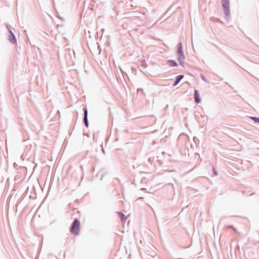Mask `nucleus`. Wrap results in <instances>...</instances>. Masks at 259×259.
<instances>
[{
  "mask_svg": "<svg viewBox=\"0 0 259 259\" xmlns=\"http://www.w3.org/2000/svg\"><path fill=\"white\" fill-rule=\"evenodd\" d=\"M178 49L177 51V59L180 62V64L182 66H184L185 56L183 51V46L181 42L178 44Z\"/></svg>",
  "mask_w": 259,
  "mask_h": 259,
  "instance_id": "f257e3e1",
  "label": "nucleus"
},
{
  "mask_svg": "<svg viewBox=\"0 0 259 259\" xmlns=\"http://www.w3.org/2000/svg\"><path fill=\"white\" fill-rule=\"evenodd\" d=\"M222 2L226 19H229L230 17L229 0H222Z\"/></svg>",
  "mask_w": 259,
  "mask_h": 259,
  "instance_id": "f03ea898",
  "label": "nucleus"
},
{
  "mask_svg": "<svg viewBox=\"0 0 259 259\" xmlns=\"http://www.w3.org/2000/svg\"><path fill=\"white\" fill-rule=\"evenodd\" d=\"M79 221L77 219L75 220L71 226L70 231L71 233L74 235L78 234L79 231Z\"/></svg>",
  "mask_w": 259,
  "mask_h": 259,
  "instance_id": "7ed1b4c3",
  "label": "nucleus"
},
{
  "mask_svg": "<svg viewBox=\"0 0 259 259\" xmlns=\"http://www.w3.org/2000/svg\"><path fill=\"white\" fill-rule=\"evenodd\" d=\"M6 26L10 34L9 36V41L12 44H15L17 41L16 38L10 29L11 26L8 24H6Z\"/></svg>",
  "mask_w": 259,
  "mask_h": 259,
  "instance_id": "20e7f679",
  "label": "nucleus"
},
{
  "mask_svg": "<svg viewBox=\"0 0 259 259\" xmlns=\"http://www.w3.org/2000/svg\"><path fill=\"white\" fill-rule=\"evenodd\" d=\"M83 112H84V117H83V121L84 123V125L87 127L89 126V122L88 120V110L86 107H84L83 108Z\"/></svg>",
  "mask_w": 259,
  "mask_h": 259,
  "instance_id": "39448f33",
  "label": "nucleus"
},
{
  "mask_svg": "<svg viewBox=\"0 0 259 259\" xmlns=\"http://www.w3.org/2000/svg\"><path fill=\"white\" fill-rule=\"evenodd\" d=\"M194 100L196 103H199L201 101L199 91L197 90L194 91Z\"/></svg>",
  "mask_w": 259,
  "mask_h": 259,
  "instance_id": "423d86ee",
  "label": "nucleus"
},
{
  "mask_svg": "<svg viewBox=\"0 0 259 259\" xmlns=\"http://www.w3.org/2000/svg\"><path fill=\"white\" fill-rule=\"evenodd\" d=\"M183 77H184L183 75H178L176 77V80H175L174 83L173 84V86L174 87L176 86L180 82V81L183 78Z\"/></svg>",
  "mask_w": 259,
  "mask_h": 259,
  "instance_id": "0eeeda50",
  "label": "nucleus"
},
{
  "mask_svg": "<svg viewBox=\"0 0 259 259\" xmlns=\"http://www.w3.org/2000/svg\"><path fill=\"white\" fill-rule=\"evenodd\" d=\"M168 65L171 67H176L178 66V64L176 63V62L174 60H168Z\"/></svg>",
  "mask_w": 259,
  "mask_h": 259,
  "instance_id": "6e6552de",
  "label": "nucleus"
},
{
  "mask_svg": "<svg viewBox=\"0 0 259 259\" xmlns=\"http://www.w3.org/2000/svg\"><path fill=\"white\" fill-rule=\"evenodd\" d=\"M210 20L213 22H220L222 23H223L219 19L214 17H211L210 18Z\"/></svg>",
  "mask_w": 259,
  "mask_h": 259,
  "instance_id": "1a4fd4ad",
  "label": "nucleus"
},
{
  "mask_svg": "<svg viewBox=\"0 0 259 259\" xmlns=\"http://www.w3.org/2000/svg\"><path fill=\"white\" fill-rule=\"evenodd\" d=\"M119 215L120 217L121 220L122 221H124L126 220V217H125L124 214H123L121 212H117Z\"/></svg>",
  "mask_w": 259,
  "mask_h": 259,
  "instance_id": "9d476101",
  "label": "nucleus"
},
{
  "mask_svg": "<svg viewBox=\"0 0 259 259\" xmlns=\"http://www.w3.org/2000/svg\"><path fill=\"white\" fill-rule=\"evenodd\" d=\"M140 66L143 67V68H146L147 67L146 62L145 60H142L141 61Z\"/></svg>",
  "mask_w": 259,
  "mask_h": 259,
  "instance_id": "9b49d317",
  "label": "nucleus"
},
{
  "mask_svg": "<svg viewBox=\"0 0 259 259\" xmlns=\"http://www.w3.org/2000/svg\"><path fill=\"white\" fill-rule=\"evenodd\" d=\"M251 119L255 122L259 123V118L255 117H251Z\"/></svg>",
  "mask_w": 259,
  "mask_h": 259,
  "instance_id": "f8f14e48",
  "label": "nucleus"
},
{
  "mask_svg": "<svg viewBox=\"0 0 259 259\" xmlns=\"http://www.w3.org/2000/svg\"><path fill=\"white\" fill-rule=\"evenodd\" d=\"M201 78L203 81H204L205 82H206L207 83H208V80L205 78V77H204V76L203 75H201Z\"/></svg>",
  "mask_w": 259,
  "mask_h": 259,
  "instance_id": "ddd939ff",
  "label": "nucleus"
},
{
  "mask_svg": "<svg viewBox=\"0 0 259 259\" xmlns=\"http://www.w3.org/2000/svg\"><path fill=\"white\" fill-rule=\"evenodd\" d=\"M213 172L215 176L218 175L217 172L214 167H213Z\"/></svg>",
  "mask_w": 259,
  "mask_h": 259,
  "instance_id": "4468645a",
  "label": "nucleus"
},
{
  "mask_svg": "<svg viewBox=\"0 0 259 259\" xmlns=\"http://www.w3.org/2000/svg\"><path fill=\"white\" fill-rule=\"evenodd\" d=\"M225 228H231V229H232V228H233V226H231V225H229V226H226L225 227Z\"/></svg>",
  "mask_w": 259,
  "mask_h": 259,
  "instance_id": "2eb2a0df",
  "label": "nucleus"
},
{
  "mask_svg": "<svg viewBox=\"0 0 259 259\" xmlns=\"http://www.w3.org/2000/svg\"><path fill=\"white\" fill-rule=\"evenodd\" d=\"M141 91L142 92H143V90L142 89H138V91Z\"/></svg>",
  "mask_w": 259,
  "mask_h": 259,
  "instance_id": "dca6fc26",
  "label": "nucleus"
},
{
  "mask_svg": "<svg viewBox=\"0 0 259 259\" xmlns=\"http://www.w3.org/2000/svg\"><path fill=\"white\" fill-rule=\"evenodd\" d=\"M232 229L235 231V232H237L236 229L233 227V228H232Z\"/></svg>",
  "mask_w": 259,
  "mask_h": 259,
  "instance_id": "f3484780",
  "label": "nucleus"
}]
</instances>
